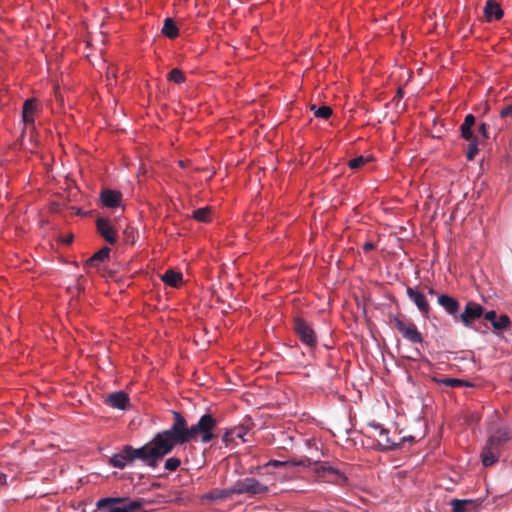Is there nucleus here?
Segmentation results:
<instances>
[{"mask_svg":"<svg viewBox=\"0 0 512 512\" xmlns=\"http://www.w3.org/2000/svg\"><path fill=\"white\" fill-rule=\"evenodd\" d=\"M173 417L174 421L171 427L157 433L165 456L171 453L177 445L198 438L202 443H208L215 438L213 430L216 427V420L211 414H204L197 424L191 427H188L186 419L179 412L173 411Z\"/></svg>","mask_w":512,"mask_h":512,"instance_id":"1","label":"nucleus"},{"mask_svg":"<svg viewBox=\"0 0 512 512\" xmlns=\"http://www.w3.org/2000/svg\"><path fill=\"white\" fill-rule=\"evenodd\" d=\"M160 445L157 434L140 448H133L130 445H126L120 453L110 458V464L115 468L123 469L127 463L141 460L146 466L156 468L165 457Z\"/></svg>","mask_w":512,"mask_h":512,"instance_id":"2","label":"nucleus"},{"mask_svg":"<svg viewBox=\"0 0 512 512\" xmlns=\"http://www.w3.org/2000/svg\"><path fill=\"white\" fill-rule=\"evenodd\" d=\"M140 499L130 500L127 497H107L97 501L96 507L100 512H135L143 507Z\"/></svg>","mask_w":512,"mask_h":512,"instance_id":"3","label":"nucleus"},{"mask_svg":"<svg viewBox=\"0 0 512 512\" xmlns=\"http://www.w3.org/2000/svg\"><path fill=\"white\" fill-rule=\"evenodd\" d=\"M389 323L392 325L407 341L417 344L423 342V337L416 325L410 321L399 318L395 315H389Z\"/></svg>","mask_w":512,"mask_h":512,"instance_id":"4","label":"nucleus"},{"mask_svg":"<svg viewBox=\"0 0 512 512\" xmlns=\"http://www.w3.org/2000/svg\"><path fill=\"white\" fill-rule=\"evenodd\" d=\"M294 331L300 341L306 346L313 348L318 344L317 336L312 326L304 319L297 317L294 319Z\"/></svg>","mask_w":512,"mask_h":512,"instance_id":"5","label":"nucleus"},{"mask_svg":"<svg viewBox=\"0 0 512 512\" xmlns=\"http://www.w3.org/2000/svg\"><path fill=\"white\" fill-rule=\"evenodd\" d=\"M267 491V487L261 484L258 480L254 478H245L242 481L237 482V484L231 488L230 490H226L227 493H249L252 495L262 494Z\"/></svg>","mask_w":512,"mask_h":512,"instance_id":"6","label":"nucleus"},{"mask_svg":"<svg viewBox=\"0 0 512 512\" xmlns=\"http://www.w3.org/2000/svg\"><path fill=\"white\" fill-rule=\"evenodd\" d=\"M483 307L473 301H470L466 304L464 311L462 313H458V318L456 320L463 323L464 326L470 327L472 323L479 319L483 315Z\"/></svg>","mask_w":512,"mask_h":512,"instance_id":"7","label":"nucleus"},{"mask_svg":"<svg viewBox=\"0 0 512 512\" xmlns=\"http://www.w3.org/2000/svg\"><path fill=\"white\" fill-rule=\"evenodd\" d=\"M96 228L99 235L109 244L114 245L118 241V235L111 222L105 218L96 220Z\"/></svg>","mask_w":512,"mask_h":512,"instance_id":"8","label":"nucleus"},{"mask_svg":"<svg viewBox=\"0 0 512 512\" xmlns=\"http://www.w3.org/2000/svg\"><path fill=\"white\" fill-rule=\"evenodd\" d=\"M407 297L416 305L419 312L424 316L428 317L431 307L425 297V295L415 288L407 287Z\"/></svg>","mask_w":512,"mask_h":512,"instance_id":"9","label":"nucleus"},{"mask_svg":"<svg viewBox=\"0 0 512 512\" xmlns=\"http://www.w3.org/2000/svg\"><path fill=\"white\" fill-rule=\"evenodd\" d=\"M105 403L112 408L127 410L130 407L129 396L124 391H118L107 395Z\"/></svg>","mask_w":512,"mask_h":512,"instance_id":"10","label":"nucleus"},{"mask_svg":"<svg viewBox=\"0 0 512 512\" xmlns=\"http://www.w3.org/2000/svg\"><path fill=\"white\" fill-rule=\"evenodd\" d=\"M450 504L453 512H479L481 507L480 500L471 499H453Z\"/></svg>","mask_w":512,"mask_h":512,"instance_id":"11","label":"nucleus"},{"mask_svg":"<svg viewBox=\"0 0 512 512\" xmlns=\"http://www.w3.org/2000/svg\"><path fill=\"white\" fill-rule=\"evenodd\" d=\"M437 302L455 320L458 318L460 303L456 298L447 294H441L438 296Z\"/></svg>","mask_w":512,"mask_h":512,"instance_id":"12","label":"nucleus"},{"mask_svg":"<svg viewBox=\"0 0 512 512\" xmlns=\"http://www.w3.org/2000/svg\"><path fill=\"white\" fill-rule=\"evenodd\" d=\"M512 439V430L508 427L499 428L492 434L487 443L501 450V447Z\"/></svg>","mask_w":512,"mask_h":512,"instance_id":"13","label":"nucleus"},{"mask_svg":"<svg viewBox=\"0 0 512 512\" xmlns=\"http://www.w3.org/2000/svg\"><path fill=\"white\" fill-rule=\"evenodd\" d=\"M483 12L488 22L498 21L504 15L503 9L495 0H487Z\"/></svg>","mask_w":512,"mask_h":512,"instance_id":"14","label":"nucleus"},{"mask_svg":"<svg viewBox=\"0 0 512 512\" xmlns=\"http://www.w3.org/2000/svg\"><path fill=\"white\" fill-rule=\"evenodd\" d=\"M314 471L319 477L326 478L330 475L335 476V480L341 479L343 481L346 480V477L339 472L337 469L333 468L332 466L327 465L326 463H319L315 462L313 463Z\"/></svg>","mask_w":512,"mask_h":512,"instance_id":"15","label":"nucleus"},{"mask_svg":"<svg viewBox=\"0 0 512 512\" xmlns=\"http://www.w3.org/2000/svg\"><path fill=\"white\" fill-rule=\"evenodd\" d=\"M375 428L379 429V438L377 442L381 450H395L399 446L398 443H396L389 437V431L387 429L381 427L380 425H375Z\"/></svg>","mask_w":512,"mask_h":512,"instance_id":"16","label":"nucleus"},{"mask_svg":"<svg viewBox=\"0 0 512 512\" xmlns=\"http://www.w3.org/2000/svg\"><path fill=\"white\" fill-rule=\"evenodd\" d=\"M500 451V449L493 447L486 442V445L481 452L483 465L486 467L494 465L499 459Z\"/></svg>","mask_w":512,"mask_h":512,"instance_id":"17","label":"nucleus"},{"mask_svg":"<svg viewBox=\"0 0 512 512\" xmlns=\"http://www.w3.org/2000/svg\"><path fill=\"white\" fill-rule=\"evenodd\" d=\"M38 110V103L35 99H27L23 104L22 117L26 125L34 124V116Z\"/></svg>","mask_w":512,"mask_h":512,"instance_id":"18","label":"nucleus"},{"mask_svg":"<svg viewBox=\"0 0 512 512\" xmlns=\"http://www.w3.org/2000/svg\"><path fill=\"white\" fill-rule=\"evenodd\" d=\"M122 195L118 191L106 189L101 193V202L105 207L115 208L120 205Z\"/></svg>","mask_w":512,"mask_h":512,"instance_id":"19","label":"nucleus"},{"mask_svg":"<svg viewBox=\"0 0 512 512\" xmlns=\"http://www.w3.org/2000/svg\"><path fill=\"white\" fill-rule=\"evenodd\" d=\"M247 433V428L242 425L233 427L228 430L226 429V447H228L229 443L231 442H235L237 444V440H239L242 443L246 442V439L244 437Z\"/></svg>","mask_w":512,"mask_h":512,"instance_id":"20","label":"nucleus"},{"mask_svg":"<svg viewBox=\"0 0 512 512\" xmlns=\"http://www.w3.org/2000/svg\"><path fill=\"white\" fill-rule=\"evenodd\" d=\"M110 248L107 246L102 247L99 251L94 253L85 263L87 267L99 268L100 265L109 259Z\"/></svg>","mask_w":512,"mask_h":512,"instance_id":"21","label":"nucleus"},{"mask_svg":"<svg viewBox=\"0 0 512 512\" xmlns=\"http://www.w3.org/2000/svg\"><path fill=\"white\" fill-rule=\"evenodd\" d=\"M161 280L171 287H178L182 282V274L170 269L161 276Z\"/></svg>","mask_w":512,"mask_h":512,"instance_id":"22","label":"nucleus"},{"mask_svg":"<svg viewBox=\"0 0 512 512\" xmlns=\"http://www.w3.org/2000/svg\"><path fill=\"white\" fill-rule=\"evenodd\" d=\"M162 34L169 39H174L178 36L179 30L172 18H166L164 20Z\"/></svg>","mask_w":512,"mask_h":512,"instance_id":"23","label":"nucleus"},{"mask_svg":"<svg viewBox=\"0 0 512 512\" xmlns=\"http://www.w3.org/2000/svg\"><path fill=\"white\" fill-rule=\"evenodd\" d=\"M295 465V466H310L312 463L310 459L303 458L299 461H279V460H271L269 462V465H272L274 467H284L287 465Z\"/></svg>","mask_w":512,"mask_h":512,"instance_id":"24","label":"nucleus"},{"mask_svg":"<svg viewBox=\"0 0 512 512\" xmlns=\"http://www.w3.org/2000/svg\"><path fill=\"white\" fill-rule=\"evenodd\" d=\"M433 380L448 387H462L469 385L467 382L457 378H433Z\"/></svg>","mask_w":512,"mask_h":512,"instance_id":"25","label":"nucleus"},{"mask_svg":"<svg viewBox=\"0 0 512 512\" xmlns=\"http://www.w3.org/2000/svg\"><path fill=\"white\" fill-rule=\"evenodd\" d=\"M511 325V320L506 314H502L496 318V321H493L492 327L495 330H504L509 328Z\"/></svg>","mask_w":512,"mask_h":512,"instance_id":"26","label":"nucleus"},{"mask_svg":"<svg viewBox=\"0 0 512 512\" xmlns=\"http://www.w3.org/2000/svg\"><path fill=\"white\" fill-rule=\"evenodd\" d=\"M312 110H314V115L317 118L328 119L332 115V109L329 106L316 108L315 105H313Z\"/></svg>","mask_w":512,"mask_h":512,"instance_id":"27","label":"nucleus"},{"mask_svg":"<svg viewBox=\"0 0 512 512\" xmlns=\"http://www.w3.org/2000/svg\"><path fill=\"white\" fill-rule=\"evenodd\" d=\"M478 143H479L478 139H474L473 141H469L468 148H467V151H466V158L469 161H472L476 157V155L478 154V152H479Z\"/></svg>","mask_w":512,"mask_h":512,"instance_id":"28","label":"nucleus"},{"mask_svg":"<svg viewBox=\"0 0 512 512\" xmlns=\"http://www.w3.org/2000/svg\"><path fill=\"white\" fill-rule=\"evenodd\" d=\"M168 79L173 81L176 84H181V83L185 82L186 78H185L184 73L180 69L174 68L169 72Z\"/></svg>","mask_w":512,"mask_h":512,"instance_id":"29","label":"nucleus"},{"mask_svg":"<svg viewBox=\"0 0 512 512\" xmlns=\"http://www.w3.org/2000/svg\"><path fill=\"white\" fill-rule=\"evenodd\" d=\"M210 209L209 208H200L193 212V217L200 222L209 221Z\"/></svg>","mask_w":512,"mask_h":512,"instance_id":"30","label":"nucleus"},{"mask_svg":"<svg viewBox=\"0 0 512 512\" xmlns=\"http://www.w3.org/2000/svg\"><path fill=\"white\" fill-rule=\"evenodd\" d=\"M181 465V460L176 457L168 458L165 461L164 468L170 472L176 471Z\"/></svg>","mask_w":512,"mask_h":512,"instance_id":"31","label":"nucleus"},{"mask_svg":"<svg viewBox=\"0 0 512 512\" xmlns=\"http://www.w3.org/2000/svg\"><path fill=\"white\" fill-rule=\"evenodd\" d=\"M367 162H368V158H366L364 156H358V157H356L354 159H351L348 162V166L351 169H358V168L364 166Z\"/></svg>","mask_w":512,"mask_h":512,"instance_id":"32","label":"nucleus"},{"mask_svg":"<svg viewBox=\"0 0 512 512\" xmlns=\"http://www.w3.org/2000/svg\"><path fill=\"white\" fill-rule=\"evenodd\" d=\"M460 131H461V136H462L465 140H467V141H473L474 139H477V138L474 136V133H473V131H472V128L460 126Z\"/></svg>","mask_w":512,"mask_h":512,"instance_id":"33","label":"nucleus"},{"mask_svg":"<svg viewBox=\"0 0 512 512\" xmlns=\"http://www.w3.org/2000/svg\"><path fill=\"white\" fill-rule=\"evenodd\" d=\"M204 499L218 500L224 498L223 490H215L204 495Z\"/></svg>","mask_w":512,"mask_h":512,"instance_id":"34","label":"nucleus"},{"mask_svg":"<svg viewBox=\"0 0 512 512\" xmlns=\"http://www.w3.org/2000/svg\"><path fill=\"white\" fill-rule=\"evenodd\" d=\"M475 122H476L475 116L472 114H468V115H466L464 122L461 124V126L473 128V126L475 125Z\"/></svg>","mask_w":512,"mask_h":512,"instance_id":"35","label":"nucleus"},{"mask_svg":"<svg viewBox=\"0 0 512 512\" xmlns=\"http://www.w3.org/2000/svg\"><path fill=\"white\" fill-rule=\"evenodd\" d=\"M500 117L501 118H509L512 120V104L504 107L500 111Z\"/></svg>","mask_w":512,"mask_h":512,"instance_id":"36","label":"nucleus"},{"mask_svg":"<svg viewBox=\"0 0 512 512\" xmlns=\"http://www.w3.org/2000/svg\"><path fill=\"white\" fill-rule=\"evenodd\" d=\"M478 132L482 135V137L484 139H488L489 138L488 125L486 123H481L479 125Z\"/></svg>","mask_w":512,"mask_h":512,"instance_id":"37","label":"nucleus"},{"mask_svg":"<svg viewBox=\"0 0 512 512\" xmlns=\"http://www.w3.org/2000/svg\"><path fill=\"white\" fill-rule=\"evenodd\" d=\"M497 317H498L497 313L494 310L488 311L484 314V318L486 320H488L489 322H491L492 325H493V321H496Z\"/></svg>","mask_w":512,"mask_h":512,"instance_id":"38","label":"nucleus"},{"mask_svg":"<svg viewBox=\"0 0 512 512\" xmlns=\"http://www.w3.org/2000/svg\"><path fill=\"white\" fill-rule=\"evenodd\" d=\"M7 486V475L0 473V488Z\"/></svg>","mask_w":512,"mask_h":512,"instance_id":"39","label":"nucleus"},{"mask_svg":"<svg viewBox=\"0 0 512 512\" xmlns=\"http://www.w3.org/2000/svg\"><path fill=\"white\" fill-rule=\"evenodd\" d=\"M375 248V245L371 242H366L364 245H363V249L364 251L368 252L370 250H373Z\"/></svg>","mask_w":512,"mask_h":512,"instance_id":"40","label":"nucleus"},{"mask_svg":"<svg viewBox=\"0 0 512 512\" xmlns=\"http://www.w3.org/2000/svg\"><path fill=\"white\" fill-rule=\"evenodd\" d=\"M403 95H404V91H403V89H402V88H399V89L397 90V93H396L395 98H397V99H401V98L403 97Z\"/></svg>","mask_w":512,"mask_h":512,"instance_id":"41","label":"nucleus"},{"mask_svg":"<svg viewBox=\"0 0 512 512\" xmlns=\"http://www.w3.org/2000/svg\"><path fill=\"white\" fill-rule=\"evenodd\" d=\"M72 240H73V235H69L66 238H63V242L65 244H70L72 242Z\"/></svg>","mask_w":512,"mask_h":512,"instance_id":"42","label":"nucleus"},{"mask_svg":"<svg viewBox=\"0 0 512 512\" xmlns=\"http://www.w3.org/2000/svg\"><path fill=\"white\" fill-rule=\"evenodd\" d=\"M428 293L430 295H436V291L432 287L428 288Z\"/></svg>","mask_w":512,"mask_h":512,"instance_id":"43","label":"nucleus"},{"mask_svg":"<svg viewBox=\"0 0 512 512\" xmlns=\"http://www.w3.org/2000/svg\"><path fill=\"white\" fill-rule=\"evenodd\" d=\"M179 165L181 167H185L186 166V162L181 160V161H179Z\"/></svg>","mask_w":512,"mask_h":512,"instance_id":"44","label":"nucleus"},{"mask_svg":"<svg viewBox=\"0 0 512 512\" xmlns=\"http://www.w3.org/2000/svg\"><path fill=\"white\" fill-rule=\"evenodd\" d=\"M231 390H233V388H229L226 386L225 391H231Z\"/></svg>","mask_w":512,"mask_h":512,"instance_id":"45","label":"nucleus"}]
</instances>
